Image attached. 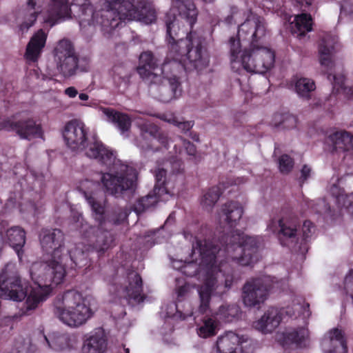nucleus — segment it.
Here are the masks:
<instances>
[{
	"mask_svg": "<svg viewBox=\"0 0 353 353\" xmlns=\"http://www.w3.org/2000/svg\"><path fill=\"white\" fill-rule=\"evenodd\" d=\"M311 171V168L308 165H304L301 170L300 181L302 183L305 181L310 177Z\"/></svg>",
	"mask_w": 353,
	"mask_h": 353,
	"instance_id": "4d7b16f0",
	"label": "nucleus"
},
{
	"mask_svg": "<svg viewBox=\"0 0 353 353\" xmlns=\"http://www.w3.org/2000/svg\"><path fill=\"white\" fill-rule=\"evenodd\" d=\"M239 313V308L235 305H231L220 306L216 314L222 321L230 322L238 316Z\"/></svg>",
	"mask_w": 353,
	"mask_h": 353,
	"instance_id": "de8ad7c7",
	"label": "nucleus"
},
{
	"mask_svg": "<svg viewBox=\"0 0 353 353\" xmlns=\"http://www.w3.org/2000/svg\"><path fill=\"white\" fill-rule=\"evenodd\" d=\"M171 13H178L192 28L196 22L198 10L192 0H172Z\"/></svg>",
	"mask_w": 353,
	"mask_h": 353,
	"instance_id": "5701e85b",
	"label": "nucleus"
},
{
	"mask_svg": "<svg viewBox=\"0 0 353 353\" xmlns=\"http://www.w3.org/2000/svg\"><path fill=\"white\" fill-rule=\"evenodd\" d=\"M89 129L80 120L72 119L65 125L63 137L68 148L72 150H83L89 145Z\"/></svg>",
	"mask_w": 353,
	"mask_h": 353,
	"instance_id": "4468645a",
	"label": "nucleus"
},
{
	"mask_svg": "<svg viewBox=\"0 0 353 353\" xmlns=\"http://www.w3.org/2000/svg\"><path fill=\"white\" fill-rule=\"evenodd\" d=\"M141 136L143 139L148 140L150 143L148 147L152 148V141H157L162 146L168 148V137L155 124L145 123L140 125Z\"/></svg>",
	"mask_w": 353,
	"mask_h": 353,
	"instance_id": "393cba45",
	"label": "nucleus"
},
{
	"mask_svg": "<svg viewBox=\"0 0 353 353\" xmlns=\"http://www.w3.org/2000/svg\"><path fill=\"white\" fill-rule=\"evenodd\" d=\"M186 64L183 60L177 59L174 54H171V47L168 50V57L159 68L160 81L161 78L166 79L169 83V88L161 86L160 99L164 103H168L172 99H177L181 95L182 89L179 81L180 74L184 70H188Z\"/></svg>",
	"mask_w": 353,
	"mask_h": 353,
	"instance_id": "6e6552de",
	"label": "nucleus"
},
{
	"mask_svg": "<svg viewBox=\"0 0 353 353\" xmlns=\"http://www.w3.org/2000/svg\"><path fill=\"white\" fill-rule=\"evenodd\" d=\"M6 239L8 244L18 254L26 243V232L19 226H13L6 231Z\"/></svg>",
	"mask_w": 353,
	"mask_h": 353,
	"instance_id": "58836bf2",
	"label": "nucleus"
},
{
	"mask_svg": "<svg viewBox=\"0 0 353 353\" xmlns=\"http://www.w3.org/2000/svg\"><path fill=\"white\" fill-rule=\"evenodd\" d=\"M329 334L330 349L327 353H347V346L344 332L339 328H333Z\"/></svg>",
	"mask_w": 353,
	"mask_h": 353,
	"instance_id": "4c0bfd02",
	"label": "nucleus"
},
{
	"mask_svg": "<svg viewBox=\"0 0 353 353\" xmlns=\"http://www.w3.org/2000/svg\"><path fill=\"white\" fill-rule=\"evenodd\" d=\"M159 66V61L151 51L143 52L139 56L137 72L144 81L157 83L160 82Z\"/></svg>",
	"mask_w": 353,
	"mask_h": 353,
	"instance_id": "6ab92c4d",
	"label": "nucleus"
},
{
	"mask_svg": "<svg viewBox=\"0 0 353 353\" xmlns=\"http://www.w3.org/2000/svg\"><path fill=\"white\" fill-rule=\"evenodd\" d=\"M107 9L94 11L90 6H83L79 16L81 26L100 27L101 31L110 33L123 21H139L151 24L157 19L156 11L148 0H105Z\"/></svg>",
	"mask_w": 353,
	"mask_h": 353,
	"instance_id": "7ed1b4c3",
	"label": "nucleus"
},
{
	"mask_svg": "<svg viewBox=\"0 0 353 353\" xmlns=\"http://www.w3.org/2000/svg\"><path fill=\"white\" fill-rule=\"evenodd\" d=\"M219 241V245H214L210 240L196 239L192 246V254H198L201 263L209 270L203 284L199 289L201 314L208 311L212 294L222 296L237 282L238 278L230 262L250 266L259 260L261 241L259 236L246 235L236 230L221 235Z\"/></svg>",
	"mask_w": 353,
	"mask_h": 353,
	"instance_id": "f257e3e1",
	"label": "nucleus"
},
{
	"mask_svg": "<svg viewBox=\"0 0 353 353\" xmlns=\"http://www.w3.org/2000/svg\"><path fill=\"white\" fill-rule=\"evenodd\" d=\"M85 150V155L88 158L95 159L99 164L105 166L110 170L114 169L119 162L115 152L101 141L94 137L90 140Z\"/></svg>",
	"mask_w": 353,
	"mask_h": 353,
	"instance_id": "dca6fc26",
	"label": "nucleus"
},
{
	"mask_svg": "<svg viewBox=\"0 0 353 353\" xmlns=\"http://www.w3.org/2000/svg\"><path fill=\"white\" fill-rule=\"evenodd\" d=\"M219 330V321L214 316H205L197 327L198 335L203 339L215 336Z\"/></svg>",
	"mask_w": 353,
	"mask_h": 353,
	"instance_id": "ea45409f",
	"label": "nucleus"
},
{
	"mask_svg": "<svg viewBox=\"0 0 353 353\" xmlns=\"http://www.w3.org/2000/svg\"><path fill=\"white\" fill-rule=\"evenodd\" d=\"M29 288V284L22 281L15 263L3 266L0 272V298L21 301L30 295Z\"/></svg>",
	"mask_w": 353,
	"mask_h": 353,
	"instance_id": "1a4fd4ad",
	"label": "nucleus"
},
{
	"mask_svg": "<svg viewBox=\"0 0 353 353\" xmlns=\"http://www.w3.org/2000/svg\"><path fill=\"white\" fill-rule=\"evenodd\" d=\"M263 17L252 15L238 28V39L229 40L232 68L240 64L249 72L264 74L270 70L275 61L274 52L263 46L266 35Z\"/></svg>",
	"mask_w": 353,
	"mask_h": 353,
	"instance_id": "f03ea898",
	"label": "nucleus"
},
{
	"mask_svg": "<svg viewBox=\"0 0 353 353\" xmlns=\"http://www.w3.org/2000/svg\"><path fill=\"white\" fill-rule=\"evenodd\" d=\"M166 175L167 171L163 168H159L155 171L154 192H157V194L173 195L174 194L175 185L172 183L170 176L167 179Z\"/></svg>",
	"mask_w": 353,
	"mask_h": 353,
	"instance_id": "e433bc0d",
	"label": "nucleus"
},
{
	"mask_svg": "<svg viewBox=\"0 0 353 353\" xmlns=\"http://www.w3.org/2000/svg\"><path fill=\"white\" fill-rule=\"evenodd\" d=\"M63 257L64 256H61V259L51 257L47 261L32 263L30 274L37 287L30 290V295L21 309L23 314H30L41 302L47 299L52 289L63 281L66 274L65 269L62 265Z\"/></svg>",
	"mask_w": 353,
	"mask_h": 353,
	"instance_id": "39448f33",
	"label": "nucleus"
},
{
	"mask_svg": "<svg viewBox=\"0 0 353 353\" xmlns=\"http://www.w3.org/2000/svg\"><path fill=\"white\" fill-rule=\"evenodd\" d=\"M64 92L66 95H68L70 98L75 97L78 94L77 90L74 87H72V86L68 87V88H66Z\"/></svg>",
	"mask_w": 353,
	"mask_h": 353,
	"instance_id": "052dcab7",
	"label": "nucleus"
},
{
	"mask_svg": "<svg viewBox=\"0 0 353 353\" xmlns=\"http://www.w3.org/2000/svg\"><path fill=\"white\" fill-rule=\"evenodd\" d=\"M182 141L183 146L185 148V150L187 154L190 156H194L196 152V148L191 143L190 141L186 139H181Z\"/></svg>",
	"mask_w": 353,
	"mask_h": 353,
	"instance_id": "5fc2aeb1",
	"label": "nucleus"
},
{
	"mask_svg": "<svg viewBox=\"0 0 353 353\" xmlns=\"http://www.w3.org/2000/svg\"><path fill=\"white\" fill-rule=\"evenodd\" d=\"M237 12V8L236 7H232L231 8V14H229L228 17L225 19V22L227 24H232L233 23V19H234V14Z\"/></svg>",
	"mask_w": 353,
	"mask_h": 353,
	"instance_id": "680f3d73",
	"label": "nucleus"
},
{
	"mask_svg": "<svg viewBox=\"0 0 353 353\" xmlns=\"http://www.w3.org/2000/svg\"><path fill=\"white\" fill-rule=\"evenodd\" d=\"M102 112L107 117L108 121L112 123L122 134L129 132L132 119L128 114L110 108H102Z\"/></svg>",
	"mask_w": 353,
	"mask_h": 353,
	"instance_id": "7c9ffc66",
	"label": "nucleus"
},
{
	"mask_svg": "<svg viewBox=\"0 0 353 353\" xmlns=\"http://www.w3.org/2000/svg\"><path fill=\"white\" fill-rule=\"evenodd\" d=\"M294 88L300 97L308 100L311 97V93L316 89V85L312 79L301 77L296 80Z\"/></svg>",
	"mask_w": 353,
	"mask_h": 353,
	"instance_id": "79ce46f5",
	"label": "nucleus"
},
{
	"mask_svg": "<svg viewBox=\"0 0 353 353\" xmlns=\"http://www.w3.org/2000/svg\"><path fill=\"white\" fill-rule=\"evenodd\" d=\"M336 44V38L331 35H326L321 40L319 45V59L321 65L325 66L327 69H330L333 65L331 58L332 54Z\"/></svg>",
	"mask_w": 353,
	"mask_h": 353,
	"instance_id": "473e14b6",
	"label": "nucleus"
},
{
	"mask_svg": "<svg viewBox=\"0 0 353 353\" xmlns=\"http://www.w3.org/2000/svg\"><path fill=\"white\" fill-rule=\"evenodd\" d=\"M89 248L83 250V246L77 245L74 249L68 251L70 260L74 263V268H81L90 265L89 259L90 248L92 251H95L99 256L103 255L105 253L99 255V254L92 248L91 243L89 241Z\"/></svg>",
	"mask_w": 353,
	"mask_h": 353,
	"instance_id": "f704fd0d",
	"label": "nucleus"
},
{
	"mask_svg": "<svg viewBox=\"0 0 353 353\" xmlns=\"http://www.w3.org/2000/svg\"><path fill=\"white\" fill-rule=\"evenodd\" d=\"M327 78L330 81H333L332 87L333 92L339 93L341 90L345 86V77L343 75H332L329 74Z\"/></svg>",
	"mask_w": 353,
	"mask_h": 353,
	"instance_id": "3c124183",
	"label": "nucleus"
},
{
	"mask_svg": "<svg viewBox=\"0 0 353 353\" xmlns=\"http://www.w3.org/2000/svg\"><path fill=\"white\" fill-rule=\"evenodd\" d=\"M190 136L192 140L194 141H199V135L196 132H190Z\"/></svg>",
	"mask_w": 353,
	"mask_h": 353,
	"instance_id": "338daca9",
	"label": "nucleus"
},
{
	"mask_svg": "<svg viewBox=\"0 0 353 353\" xmlns=\"http://www.w3.org/2000/svg\"><path fill=\"white\" fill-rule=\"evenodd\" d=\"M221 194V188L218 186H213L209 188L204 194L201 200V204L205 207L212 208L219 199Z\"/></svg>",
	"mask_w": 353,
	"mask_h": 353,
	"instance_id": "49530a36",
	"label": "nucleus"
},
{
	"mask_svg": "<svg viewBox=\"0 0 353 353\" xmlns=\"http://www.w3.org/2000/svg\"><path fill=\"white\" fill-rule=\"evenodd\" d=\"M269 294V288L261 279L247 281L242 291L243 303L248 307H256L263 303Z\"/></svg>",
	"mask_w": 353,
	"mask_h": 353,
	"instance_id": "2eb2a0df",
	"label": "nucleus"
},
{
	"mask_svg": "<svg viewBox=\"0 0 353 353\" xmlns=\"http://www.w3.org/2000/svg\"><path fill=\"white\" fill-rule=\"evenodd\" d=\"M108 347V339L102 328H97L85 336L82 351L83 353H104Z\"/></svg>",
	"mask_w": 353,
	"mask_h": 353,
	"instance_id": "412c9836",
	"label": "nucleus"
},
{
	"mask_svg": "<svg viewBox=\"0 0 353 353\" xmlns=\"http://www.w3.org/2000/svg\"><path fill=\"white\" fill-rule=\"evenodd\" d=\"M160 119L174 125L179 120V118L172 113H164L160 117Z\"/></svg>",
	"mask_w": 353,
	"mask_h": 353,
	"instance_id": "6e6d98bb",
	"label": "nucleus"
},
{
	"mask_svg": "<svg viewBox=\"0 0 353 353\" xmlns=\"http://www.w3.org/2000/svg\"><path fill=\"white\" fill-rule=\"evenodd\" d=\"M46 39L47 34L42 29L36 32L26 46L25 58L28 61H37L46 45Z\"/></svg>",
	"mask_w": 353,
	"mask_h": 353,
	"instance_id": "bb28decb",
	"label": "nucleus"
},
{
	"mask_svg": "<svg viewBox=\"0 0 353 353\" xmlns=\"http://www.w3.org/2000/svg\"><path fill=\"white\" fill-rule=\"evenodd\" d=\"M128 285L124 288L125 296L137 303H141L145 299L143 294L142 278L137 272L129 270L127 273Z\"/></svg>",
	"mask_w": 353,
	"mask_h": 353,
	"instance_id": "b1692460",
	"label": "nucleus"
},
{
	"mask_svg": "<svg viewBox=\"0 0 353 353\" xmlns=\"http://www.w3.org/2000/svg\"><path fill=\"white\" fill-rule=\"evenodd\" d=\"M17 201L15 196L11 194L5 204L6 208H13L17 206Z\"/></svg>",
	"mask_w": 353,
	"mask_h": 353,
	"instance_id": "bf43d9fd",
	"label": "nucleus"
},
{
	"mask_svg": "<svg viewBox=\"0 0 353 353\" xmlns=\"http://www.w3.org/2000/svg\"><path fill=\"white\" fill-rule=\"evenodd\" d=\"M0 130L14 132L20 139L30 141L43 136L41 124L32 117L23 118L17 113L0 121Z\"/></svg>",
	"mask_w": 353,
	"mask_h": 353,
	"instance_id": "9b49d317",
	"label": "nucleus"
},
{
	"mask_svg": "<svg viewBox=\"0 0 353 353\" xmlns=\"http://www.w3.org/2000/svg\"><path fill=\"white\" fill-rule=\"evenodd\" d=\"M53 313L62 323L70 327H79L93 314L84 303L83 295L75 290H70L56 296L53 302Z\"/></svg>",
	"mask_w": 353,
	"mask_h": 353,
	"instance_id": "423d86ee",
	"label": "nucleus"
},
{
	"mask_svg": "<svg viewBox=\"0 0 353 353\" xmlns=\"http://www.w3.org/2000/svg\"><path fill=\"white\" fill-rule=\"evenodd\" d=\"M171 54L183 60L189 70H201L209 63V56L203 41L201 38L196 37L192 30L187 34L185 39L172 45Z\"/></svg>",
	"mask_w": 353,
	"mask_h": 353,
	"instance_id": "0eeeda50",
	"label": "nucleus"
},
{
	"mask_svg": "<svg viewBox=\"0 0 353 353\" xmlns=\"http://www.w3.org/2000/svg\"><path fill=\"white\" fill-rule=\"evenodd\" d=\"M164 194H157L153 189L145 196L139 199L134 205V210L137 214H141L145 212L149 208L154 206L158 201L162 200Z\"/></svg>",
	"mask_w": 353,
	"mask_h": 353,
	"instance_id": "a19ab883",
	"label": "nucleus"
},
{
	"mask_svg": "<svg viewBox=\"0 0 353 353\" xmlns=\"http://www.w3.org/2000/svg\"><path fill=\"white\" fill-rule=\"evenodd\" d=\"M353 278V270L350 271L349 275L346 276L345 278V283H347L351 281V279Z\"/></svg>",
	"mask_w": 353,
	"mask_h": 353,
	"instance_id": "774afa93",
	"label": "nucleus"
},
{
	"mask_svg": "<svg viewBox=\"0 0 353 353\" xmlns=\"http://www.w3.org/2000/svg\"><path fill=\"white\" fill-rule=\"evenodd\" d=\"M183 132L186 133L190 131L194 125V121H181L179 119L175 125Z\"/></svg>",
	"mask_w": 353,
	"mask_h": 353,
	"instance_id": "864d4df0",
	"label": "nucleus"
},
{
	"mask_svg": "<svg viewBox=\"0 0 353 353\" xmlns=\"http://www.w3.org/2000/svg\"><path fill=\"white\" fill-rule=\"evenodd\" d=\"M326 141L331 144L333 152H343L353 149V135L346 131H336L330 134Z\"/></svg>",
	"mask_w": 353,
	"mask_h": 353,
	"instance_id": "cd10ccee",
	"label": "nucleus"
},
{
	"mask_svg": "<svg viewBox=\"0 0 353 353\" xmlns=\"http://www.w3.org/2000/svg\"><path fill=\"white\" fill-rule=\"evenodd\" d=\"M188 286L186 285H183L179 286L176 290L177 299L179 301L181 300L188 293Z\"/></svg>",
	"mask_w": 353,
	"mask_h": 353,
	"instance_id": "13d9d810",
	"label": "nucleus"
},
{
	"mask_svg": "<svg viewBox=\"0 0 353 353\" xmlns=\"http://www.w3.org/2000/svg\"><path fill=\"white\" fill-rule=\"evenodd\" d=\"M301 7H308L312 5L313 0H294Z\"/></svg>",
	"mask_w": 353,
	"mask_h": 353,
	"instance_id": "0e129e2a",
	"label": "nucleus"
},
{
	"mask_svg": "<svg viewBox=\"0 0 353 353\" xmlns=\"http://www.w3.org/2000/svg\"><path fill=\"white\" fill-rule=\"evenodd\" d=\"M243 213V207L237 201L227 202L221 208V214L224 216V221L230 228L236 226Z\"/></svg>",
	"mask_w": 353,
	"mask_h": 353,
	"instance_id": "2f4dec72",
	"label": "nucleus"
},
{
	"mask_svg": "<svg viewBox=\"0 0 353 353\" xmlns=\"http://www.w3.org/2000/svg\"><path fill=\"white\" fill-rule=\"evenodd\" d=\"M314 231V225L309 220H305L302 225L301 234L299 232V243L301 247V254H304L307 251L308 239L311 237Z\"/></svg>",
	"mask_w": 353,
	"mask_h": 353,
	"instance_id": "a18cd8bd",
	"label": "nucleus"
},
{
	"mask_svg": "<svg viewBox=\"0 0 353 353\" xmlns=\"http://www.w3.org/2000/svg\"><path fill=\"white\" fill-rule=\"evenodd\" d=\"M54 60L57 70L65 77L75 74L79 58L73 44L68 39L61 40L54 50Z\"/></svg>",
	"mask_w": 353,
	"mask_h": 353,
	"instance_id": "ddd939ff",
	"label": "nucleus"
},
{
	"mask_svg": "<svg viewBox=\"0 0 353 353\" xmlns=\"http://www.w3.org/2000/svg\"><path fill=\"white\" fill-rule=\"evenodd\" d=\"M341 92H343L347 98H353V88L344 86Z\"/></svg>",
	"mask_w": 353,
	"mask_h": 353,
	"instance_id": "e2e57ef3",
	"label": "nucleus"
},
{
	"mask_svg": "<svg viewBox=\"0 0 353 353\" xmlns=\"http://www.w3.org/2000/svg\"><path fill=\"white\" fill-rule=\"evenodd\" d=\"M313 19L309 13H301L294 16L291 23L292 33L297 34L299 37H303L306 33L312 30Z\"/></svg>",
	"mask_w": 353,
	"mask_h": 353,
	"instance_id": "c9c22d12",
	"label": "nucleus"
},
{
	"mask_svg": "<svg viewBox=\"0 0 353 353\" xmlns=\"http://www.w3.org/2000/svg\"><path fill=\"white\" fill-rule=\"evenodd\" d=\"M127 219L126 212L120 207L114 206L108 208V213L105 216V225H119Z\"/></svg>",
	"mask_w": 353,
	"mask_h": 353,
	"instance_id": "c03bdc74",
	"label": "nucleus"
},
{
	"mask_svg": "<svg viewBox=\"0 0 353 353\" xmlns=\"http://www.w3.org/2000/svg\"><path fill=\"white\" fill-rule=\"evenodd\" d=\"M137 177V170L128 165L121 164L116 174L103 173L101 181L105 192L112 195L121 194L132 190Z\"/></svg>",
	"mask_w": 353,
	"mask_h": 353,
	"instance_id": "9d476101",
	"label": "nucleus"
},
{
	"mask_svg": "<svg viewBox=\"0 0 353 353\" xmlns=\"http://www.w3.org/2000/svg\"><path fill=\"white\" fill-rule=\"evenodd\" d=\"M44 339L48 345L56 351L74 348L77 343V336L70 334L55 335L51 341H49L46 336Z\"/></svg>",
	"mask_w": 353,
	"mask_h": 353,
	"instance_id": "72a5a7b5",
	"label": "nucleus"
},
{
	"mask_svg": "<svg viewBox=\"0 0 353 353\" xmlns=\"http://www.w3.org/2000/svg\"><path fill=\"white\" fill-rule=\"evenodd\" d=\"M171 167H172V171H171L170 177L172 181H176V180H179V179L182 181L183 179V172L184 170L183 163L179 160L174 161L172 163Z\"/></svg>",
	"mask_w": 353,
	"mask_h": 353,
	"instance_id": "8fccbe9b",
	"label": "nucleus"
},
{
	"mask_svg": "<svg viewBox=\"0 0 353 353\" xmlns=\"http://www.w3.org/2000/svg\"><path fill=\"white\" fill-rule=\"evenodd\" d=\"M113 78L116 80H125L129 78V74L123 65H114L112 68Z\"/></svg>",
	"mask_w": 353,
	"mask_h": 353,
	"instance_id": "603ef678",
	"label": "nucleus"
},
{
	"mask_svg": "<svg viewBox=\"0 0 353 353\" xmlns=\"http://www.w3.org/2000/svg\"><path fill=\"white\" fill-rule=\"evenodd\" d=\"M43 3L44 0H28L25 7L20 10L18 17L22 19V22L19 29L23 33L34 24L42 11Z\"/></svg>",
	"mask_w": 353,
	"mask_h": 353,
	"instance_id": "aec40b11",
	"label": "nucleus"
},
{
	"mask_svg": "<svg viewBox=\"0 0 353 353\" xmlns=\"http://www.w3.org/2000/svg\"><path fill=\"white\" fill-rule=\"evenodd\" d=\"M39 240L44 252L50 254L51 257L61 259L63 256L64 234L59 229H42L39 234Z\"/></svg>",
	"mask_w": 353,
	"mask_h": 353,
	"instance_id": "f3484780",
	"label": "nucleus"
},
{
	"mask_svg": "<svg viewBox=\"0 0 353 353\" xmlns=\"http://www.w3.org/2000/svg\"><path fill=\"white\" fill-rule=\"evenodd\" d=\"M307 335V332L303 327H299L296 330L286 332L283 334V345L296 344L301 345L305 341Z\"/></svg>",
	"mask_w": 353,
	"mask_h": 353,
	"instance_id": "37998d69",
	"label": "nucleus"
},
{
	"mask_svg": "<svg viewBox=\"0 0 353 353\" xmlns=\"http://www.w3.org/2000/svg\"><path fill=\"white\" fill-rule=\"evenodd\" d=\"M282 320L279 310L275 307L269 308L260 319L254 322V327L263 333H270L276 328Z\"/></svg>",
	"mask_w": 353,
	"mask_h": 353,
	"instance_id": "a878e982",
	"label": "nucleus"
},
{
	"mask_svg": "<svg viewBox=\"0 0 353 353\" xmlns=\"http://www.w3.org/2000/svg\"><path fill=\"white\" fill-rule=\"evenodd\" d=\"M274 223V221H272L270 227L274 232H276L280 244L288 248L291 252L301 253L299 232L300 224L298 219L283 217L275 225Z\"/></svg>",
	"mask_w": 353,
	"mask_h": 353,
	"instance_id": "f8f14e48",
	"label": "nucleus"
},
{
	"mask_svg": "<svg viewBox=\"0 0 353 353\" xmlns=\"http://www.w3.org/2000/svg\"><path fill=\"white\" fill-rule=\"evenodd\" d=\"M340 182L341 180L338 179L337 183L331 185L330 193L335 199L339 208H345L347 213L353 215V192L345 194L343 188L340 186Z\"/></svg>",
	"mask_w": 353,
	"mask_h": 353,
	"instance_id": "c756f323",
	"label": "nucleus"
},
{
	"mask_svg": "<svg viewBox=\"0 0 353 353\" xmlns=\"http://www.w3.org/2000/svg\"><path fill=\"white\" fill-rule=\"evenodd\" d=\"M159 230L157 229V230H148L147 232H145V237H150V236H154L157 232H159Z\"/></svg>",
	"mask_w": 353,
	"mask_h": 353,
	"instance_id": "69168bd1",
	"label": "nucleus"
},
{
	"mask_svg": "<svg viewBox=\"0 0 353 353\" xmlns=\"http://www.w3.org/2000/svg\"><path fill=\"white\" fill-rule=\"evenodd\" d=\"M182 19L181 17L178 15V13H171L170 10L165 16V23L166 26V41L168 44V49L174 43H177L179 40L184 39L180 38L179 32V20ZM186 23H188L184 19H183Z\"/></svg>",
	"mask_w": 353,
	"mask_h": 353,
	"instance_id": "c85d7f7f",
	"label": "nucleus"
},
{
	"mask_svg": "<svg viewBox=\"0 0 353 353\" xmlns=\"http://www.w3.org/2000/svg\"><path fill=\"white\" fill-rule=\"evenodd\" d=\"M278 164L280 172L287 174L292 170L294 161L290 155L284 154L279 158Z\"/></svg>",
	"mask_w": 353,
	"mask_h": 353,
	"instance_id": "09e8293b",
	"label": "nucleus"
},
{
	"mask_svg": "<svg viewBox=\"0 0 353 353\" xmlns=\"http://www.w3.org/2000/svg\"><path fill=\"white\" fill-rule=\"evenodd\" d=\"M46 21L54 26L62 19L71 17L69 0H50Z\"/></svg>",
	"mask_w": 353,
	"mask_h": 353,
	"instance_id": "4be33fe9",
	"label": "nucleus"
},
{
	"mask_svg": "<svg viewBox=\"0 0 353 353\" xmlns=\"http://www.w3.org/2000/svg\"><path fill=\"white\" fill-rule=\"evenodd\" d=\"M248 342L246 336L236 334L232 331H226L218 336L216 341L217 353H247L243 343Z\"/></svg>",
	"mask_w": 353,
	"mask_h": 353,
	"instance_id": "a211bd4d",
	"label": "nucleus"
},
{
	"mask_svg": "<svg viewBox=\"0 0 353 353\" xmlns=\"http://www.w3.org/2000/svg\"><path fill=\"white\" fill-rule=\"evenodd\" d=\"M98 182L85 179L81 181L79 189L82 191L92 210V215L99 225L88 226L83 231L82 236L91 243L92 248L99 255L106 252L114 246V236L111 231L104 230L105 216L108 213L107 199L99 196Z\"/></svg>",
	"mask_w": 353,
	"mask_h": 353,
	"instance_id": "20e7f679",
	"label": "nucleus"
}]
</instances>
